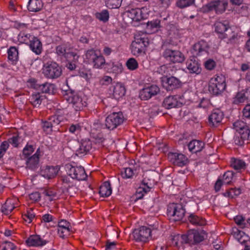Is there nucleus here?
Returning <instances> with one entry per match:
<instances>
[{"instance_id":"nucleus-2","label":"nucleus","mask_w":250,"mask_h":250,"mask_svg":"<svg viewBox=\"0 0 250 250\" xmlns=\"http://www.w3.org/2000/svg\"><path fill=\"white\" fill-rule=\"evenodd\" d=\"M185 209L180 204L170 203L167 208V215L169 220L173 222L182 220L185 214Z\"/></svg>"},{"instance_id":"nucleus-4","label":"nucleus","mask_w":250,"mask_h":250,"mask_svg":"<svg viewBox=\"0 0 250 250\" xmlns=\"http://www.w3.org/2000/svg\"><path fill=\"white\" fill-rule=\"evenodd\" d=\"M64 98L69 103L72 104L76 111L82 110L87 105L85 100L74 91H66Z\"/></svg>"},{"instance_id":"nucleus-50","label":"nucleus","mask_w":250,"mask_h":250,"mask_svg":"<svg viewBox=\"0 0 250 250\" xmlns=\"http://www.w3.org/2000/svg\"><path fill=\"white\" fill-rule=\"evenodd\" d=\"M245 102H248L246 99L243 90H242L236 94L235 97L233 99V103L234 104H238Z\"/></svg>"},{"instance_id":"nucleus-21","label":"nucleus","mask_w":250,"mask_h":250,"mask_svg":"<svg viewBox=\"0 0 250 250\" xmlns=\"http://www.w3.org/2000/svg\"><path fill=\"white\" fill-rule=\"evenodd\" d=\"M109 90L112 92L113 96L116 99H119L124 96L125 93V87L121 83H116L115 84H112L110 86Z\"/></svg>"},{"instance_id":"nucleus-11","label":"nucleus","mask_w":250,"mask_h":250,"mask_svg":"<svg viewBox=\"0 0 250 250\" xmlns=\"http://www.w3.org/2000/svg\"><path fill=\"white\" fill-rule=\"evenodd\" d=\"M241 38V36L237 29L230 27L225 33L224 38L222 40H226L227 44L235 45L239 43Z\"/></svg>"},{"instance_id":"nucleus-36","label":"nucleus","mask_w":250,"mask_h":250,"mask_svg":"<svg viewBox=\"0 0 250 250\" xmlns=\"http://www.w3.org/2000/svg\"><path fill=\"white\" fill-rule=\"evenodd\" d=\"M23 141V139L19 133H15L6 141L8 142L9 145L10 144L13 147L18 148L21 146Z\"/></svg>"},{"instance_id":"nucleus-27","label":"nucleus","mask_w":250,"mask_h":250,"mask_svg":"<svg viewBox=\"0 0 250 250\" xmlns=\"http://www.w3.org/2000/svg\"><path fill=\"white\" fill-rule=\"evenodd\" d=\"M8 60L12 65H16L19 61V52L18 48L11 46L7 51Z\"/></svg>"},{"instance_id":"nucleus-34","label":"nucleus","mask_w":250,"mask_h":250,"mask_svg":"<svg viewBox=\"0 0 250 250\" xmlns=\"http://www.w3.org/2000/svg\"><path fill=\"white\" fill-rule=\"evenodd\" d=\"M99 194L101 196L106 197L109 196L112 193L111 185L109 181H105L100 186Z\"/></svg>"},{"instance_id":"nucleus-60","label":"nucleus","mask_w":250,"mask_h":250,"mask_svg":"<svg viewBox=\"0 0 250 250\" xmlns=\"http://www.w3.org/2000/svg\"><path fill=\"white\" fill-rule=\"evenodd\" d=\"M104 63L105 60L104 57L99 54L92 64H93L94 67L99 68H101Z\"/></svg>"},{"instance_id":"nucleus-54","label":"nucleus","mask_w":250,"mask_h":250,"mask_svg":"<svg viewBox=\"0 0 250 250\" xmlns=\"http://www.w3.org/2000/svg\"><path fill=\"white\" fill-rule=\"evenodd\" d=\"M123 0H106V6L110 9L119 8Z\"/></svg>"},{"instance_id":"nucleus-39","label":"nucleus","mask_w":250,"mask_h":250,"mask_svg":"<svg viewBox=\"0 0 250 250\" xmlns=\"http://www.w3.org/2000/svg\"><path fill=\"white\" fill-rule=\"evenodd\" d=\"M128 16L133 21H140L143 19L142 10L140 8H132L128 11Z\"/></svg>"},{"instance_id":"nucleus-10","label":"nucleus","mask_w":250,"mask_h":250,"mask_svg":"<svg viewBox=\"0 0 250 250\" xmlns=\"http://www.w3.org/2000/svg\"><path fill=\"white\" fill-rule=\"evenodd\" d=\"M228 4V2L224 0L212 1L203 6L202 10L205 13L214 11L216 14H221L225 11Z\"/></svg>"},{"instance_id":"nucleus-32","label":"nucleus","mask_w":250,"mask_h":250,"mask_svg":"<svg viewBox=\"0 0 250 250\" xmlns=\"http://www.w3.org/2000/svg\"><path fill=\"white\" fill-rule=\"evenodd\" d=\"M70 223L66 220L61 219L58 222L57 231L58 233H70Z\"/></svg>"},{"instance_id":"nucleus-57","label":"nucleus","mask_w":250,"mask_h":250,"mask_svg":"<svg viewBox=\"0 0 250 250\" xmlns=\"http://www.w3.org/2000/svg\"><path fill=\"white\" fill-rule=\"evenodd\" d=\"M134 171L130 167L124 168L121 171V176L124 179L132 178L134 175Z\"/></svg>"},{"instance_id":"nucleus-38","label":"nucleus","mask_w":250,"mask_h":250,"mask_svg":"<svg viewBox=\"0 0 250 250\" xmlns=\"http://www.w3.org/2000/svg\"><path fill=\"white\" fill-rule=\"evenodd\" d=\"M234 129L238 132L242 133L243 132L250 131V128L244 122L237 120L233 124Z\"/></svg>"},{"instance_id":"nucleus-56","label":"nucleus","mask_w":250,"mask_h":250,"mask_svg":"<svg viewBox=\"0 0 250 250\" xmlns=\"http://www.w3.org/2000/svg\"><path fill=\"white\" fill-rule=\"evenodd\" d=\"M150 190L147 189L146 187L140 185V187L137 189L136 191V196L138 199L143 198L145 194L148 193Z\"/></svg>"},{"instance_id":"nucleus-35","label":"nucleus","mask_w":250,"mask_h":250,"mask_svg":"<svg viewBox=\"0 0 250 250\" xmlns=\"http://www.w3.org/2000/svg\"><path fill=\"white\" fill-rule=\"evenodd\" d=\"M92 148V143L90 140H82L77 152L81 154H86Z\"/></svg>"},{"instance_id":"nucleus-51","label":"nucleus","mask_w":250,"mask_h":250,"mask_svg":"<svg viewBox=\"0 0 250 250\" xmlns=\"http://www.w3.org/2000/svg\"><path fill=\"white\" fill-rule=\"evenodd\" d=\"M48 119L52 126L55 127L63 121V117L62 116L55 115L50 117Z\"/></svg>"},{"instance_id":"nucleus-8","label":"nucleus","mask_w":250,"mask_h":250,"mask_svg":"<svg viewBox=\"0 0 250 250\" xmlns=\"http://www.w3.org/2000/svg\"><path fill=\"white\" fill-rule=\"evenodd\" d=\"M66 171L72 179L77 180H85L87 176L84 168L82 166H75L71 164L65 165Z\"/></svg>"},{"instance_id":"nucleus-61","label":"nucleus","mask_w":250,"mask_h":250,"mask_svg":"<svg viewBox=\"0 0 250 250\" xmlns=\"http://www.w3.org/2000/svg\"><path fill=\"white\" fill-rule=\"evenodd\" d=\"M195 0H178L176 2V5L180 8H184L189 6L194 3Z\"/></svg>"},{"instance_id":"nucleus-17","label":"nucleus","mask_w":250,"mask_h":250,"mask_svg":"<svg viewBox=\"0 0 250 250\" xmlns=\"http://www.w3.org/2000/svg\"><path fill=\"white\" fill-rule=\"evenodd\" d=\"M186 65L190 73L198 74L201 72L200 64L199 63L198 59L194 56L187 60Z\"/></svg>"},{"instance_id":"nucleus-53","label":"nucleus","mask_w":250,"mask_h":250,"mask_svg":"<svg viewBox=\"0 0 250 250\" xmlns=\"http://www.w3.org/2000/svg\"><path fill=\"white\" fill-rule=\"evenodd\" d=\"M95 17L100 21L105 22L108 21L109 13L107 10H104L101 12L96 13Z\"/></svg>"},{"instance_id":"nucleus-52","label":"nucleus","mask_w":250,"mask_h":250,"mask_svg":"<svg viewBox=\"0 0 250 250\" xmlns=\"http://www.w3.org/2000/svg\"><path fill=\"white\" fill-rule=\"evenodd\" d=\"M99 54L94 49H90L85 53L86 59L88 60L89 63L92 64Z\"/></svg>"},{"instance_id":"nucleus-6","label":"nucleus","mask_w":250,"mask_h":250,"mask_svg":"<svg viewBox=\"0 0 250 250\" xmlns=\"http://www.w3.org/2000/svg\"><path fill=\"white\" fill-rule=\"evenodd\" d=\"M149 45L147 38L137 36L131 44V51L134 56H138L145 53V48Z\"/></svg>"},{"instance_id":"nucleus-64","label":"nucleus","mask_w":250,"mask_h":250,"mask_svg":"<svg viewBox=\"0 0 250 250\" xmlns=\"http://www.w3.org/2000/svg\"><path fill=\"white\" fill-rule=\"evenodd\" d=\"M0 247L2 250H14L16 246L12 242L8 241H4L1 243Z\"/></svg>"},{"instance_id":"nucleus-12","label":"nucleus","mask_w":250,"mask_h":250,"mask_svg":"<svg viewBox=\"0 0 250 250\" xmlns=\"http://www.w3.org/2000/svg\"><path fill=\"white\" fill-rule=\"evenodd\" d=\"M160 92L159 87L156 84L146 85L140 90L139 97L142 100H147Z\"/></svg>"},{"instance_id":"nucleus-40","label":"nucleus","mask_w":250,"mask_h":250,"mask_svg":"<svg viewBox=\"0 0 250 250\" xmlns=\"http://www.w3.org/2000/svg\"><path fill=\"white\" fill-rule=\"evenodd\" d=\"M43 194L46 199L50 202L58 199L57 190L55 188H48L46 189L43 191Z\"/></svg>"},{"instance_id":"nucleus-37","label":"nucleus","mask_w":250,"mask_h":250,"mask_svg":"<svg viewBox=\"0 0 250 250\" xmlns=\"http://www.w3.org/2000/svg\"><path fill=\"white\" fill-rule=\"evenodd\" d=\"M42 3L41 0H29L27 8L31 12H37L42 7Z\"/></svg>"},{"instance_id":"nucleus-31","label":"nucleus","mask_w":250,"mask_h":250,"mask_svg":"<svg viewBox=\"0 0 250 250\" xmlns=\"http://www.w3.org/2000/svg\"><path fill=\"white\" fill-rule=\"evenodd\" d=\"M181 103L178 102L175 96H168L165 98L163 106L167 109L178 107Z\"/></svg>"},{"instance_id":"nucleus-47","label":"nucleus","mask_w":250,"mask_h":250,"mask_svg":"<svg viewBox=\"0 0 250 250\" xmlns=\"http://www.w3.org/2000/svg\"><path fill=\"white\" fill-rule=\"evenodd\" d=\"M241 193V190L240 188H230L226 190L225 192L223 193V195L225 197H227L230 198H234Z\"/></svg>"},{"instance_id":"nucleus-26","label":"nucleus","mask_w":250,"mask_h":250,"mask_svg":"<svg viewBox=\"0 0 250 250\" xmlns=\"http://www.w3.org/2000/svg\"><path fill=\"white\" fill-rule=\"evenodd\" d=\"M208 48L207 42L203 40L200 41L193 45V53L196 56L201 55L203 52H207Z\"/></svg>"},{"instance_id":"nucleus-1","label":"nucleus","mask_w":250,"mask_h":250,"mask_svg":"<svg viewBox=\"0 0 250 250\" xmlns=\"http://www.w3.org/2000/svg\"><path fill=\"white\" fill-rule=\"evenodd\" d=\"M204 235H171L169 244L179 248L180 247L178 241L180 240L182 245L188 244L189 246L196 245L205 240Z\"/></svg>"},{"instance_id":"nucleus-41","label":"nucleus","mask_w":250,"mask_h":250,"mask_svg":"<svg viewBox=\"0 0 250 250\" xmlns=\"http://www.w3.org/2000/svg\"><path fill=\"white\" fill-rule=\"evenodd\" d=\"M55 90V85L48 82L41 84L39 89L42 93L48 94H53Z\"/></svg>"},{"instance_id":"nucleus-18","label":"nucleus","mask_w":250,"mask_h":250,"mask_svg":"<svg viewBox=\"0 0 250 250\" xmlns=\"http://www.w3.org/2000/svg\"><path fill=\"white\" fill-rule=\"evenodd\" d=\"M224 118L223 113L219 109L214 110L208 117L209 123L210 126L217 127Z\"/></svg>"},{"instance_id":"nucleus-23","label":"nucleus","mask_w":250,"mask_h":250,"mask_svg":"<svg viewBox=\"0 0 250 250\" xmlns=\"http://www.w3.org/2000/svg\"><path fill=\"white\" fill-rule=\"evenodd\" d=\"M250 140V131L243 132V133H238L234 137V142L236 145L238 146H243L246 141Z\"/></svg>"},{"instance_id":"nucleus-22","label":"nucleus","mask_w":250,"mask_h":250,"mask_svg":"<svg viewBox=\"0 0 250 250\" xmlns=\"http://www.w3.org/2000/svg\"><path fill=\"white\" fill-rule=\"evenodd\" d=\"M45 98V96L40 92H34L30 96L28 100L34 107H38Z\"/></svg>"},{"instance_id":"nucleus-49","label":"nucleus","mask_w":250,"mask_h":250,"mask_svg":"<svg viewBox=\"0 0 250 250\" xmlns=\"http://www.w3.org/2000/svg\"><path fill=\"white\" fill-rule=\"evenodd\" d=\"M35 149V146L32 145H29L28 143L26 144L25 146L22 150V159H25V158L30 157L31 154L34 151Z\"/></svg>"},{"instance_id":"nucleus-14","label":"nucleus","mask_w":250,"mask_h":250,"mask_svg":"<svg viewBox=\"0 0 250 250\" xmlns=\"http://www.w3.org/2000/svg\"><path fill=\"white\" fill-rule=\"evenodd\" d=\"M20 203L18 198H8L1 207V211L5 215L10 214L14 209L19 207Z\"/></svg>"},{"instance_id":"nucleus-48","label":"nucleus","mask_w":250,"mask_h":250,"mask_svg":"<svg viewBox=\"0 0 250 250\" xmlns=\"http://www.w3.org/2000/svg\"><path fill=\"white\" fill-rule=\"evenodd\" d=\"M23 219L25 222L30 223L35 217V213L34 212L33 208H28L27 209L26 213L22 215Z\"/></svg>"},{"instance_id":"nucleus-9","label":"nucleus","mask_w":250,"mask_h":250,"mask_svg":"<svg viewBox=\"0 0 250 250\" xmlns=\"http://www.w3.org/2000/svg\"><path fill=\"white\" fill-rule=\"evenodd\" d=\"M162 56L167 62L173 63H182L185 60L184 55L181 51L169 48L164 49Z\"/></svg>"},{"instance_id":"nucleus-24","label":"nucleus","mask_w":250,"mask_h":250,"mask_svg":"<svg viewBox=\"0 0 250 250\" xmlns=\"http://www.w3.org/2000/svg\"><path fill=\"white\" fill-rule=\"evenodd\" d=\"M188 146L190 152L196 153L203 150L205 147V143L200 140H193L188 143Z\"/></svg>"},{"instance_id":"nucleus-15","label":"nucleus","mask_w":250,"mask_h":250,"mask_svg":"<svg viewBox=\"0 0 250 250\" xmlns=\"http://www.w3.org/2000/svg\"><path fill=\"white\" fill-rule=\"evenodd\" d=\"M162 82L163 87L167 91H172L180 86V80L174 76L164 77Z\"/></svg>"},{"instance_id":"nucleus-19","label":"nucleus","mask_w":250,"mask_h":250,"mask_svg":"<svg viewBox=\"0 0 250 250\" xmlns=\"http://www.w3.org/2000/svg\"><path fill=\"white\" fill-rule=\"evenodd\" d=\"M48 243V241L42 239L40 235H29L25 240V244L28 247H42Z\"/></svg>"},{"instance_id":"nucleus-44","label":"nucleus","mask_w":250,"mask_h":250,"mask_svg":"<svg viewBox=\"0 0 250 250\" xmlns=\"http://www.w3.org/2000/svg\"><path fill=\"white\" fill-rule=\"evenodd\" d=\"M59 180L62 182L63 187L67 189L75 186L73 179H71L68 176H62L60 178Z\"/></svg>"},{"instance_id":"nucleus-28","label":"nucleus","mask_w":250,"mask_h":250,"mask_svg":"<svg viewBox=\"0 0 250 250\" xmlns=\"http://www.w3.org/2000/svg\"><path fill=\"white\" fill-rule=\"evenodd\" d=\"M230 166L238 171L245 170L247 167L246 163L243 160L233 157L230 159Z\"/></svg>"},{"instance_id":"nucleus-43","label":"nucleus","mask_w":250,"mask_h":250,"mask_svg":"<svg viewBox=\"0 0 250 250\" xmlns=\"http://www.w3.org/2000/svg\"><path fill=\"white\" fill-rule=\"evenodd\" d=\"M189 221L193 225L204 226L206 224L205 219L194 214H191L188 217Z\"/></svg>"},{"instance_id":"nucleus-3","label":"nucleus","mask_w":250,"mask_h":250,"mask_svg":"<svg viewBox=\"0 0 250 250\" xmlns=\"http://www.w3.org/2000/svg\"><path fill=\"white\" fill-rule=\"evenodd\" d=\"M226 87L225 78L222 76H215L210 79L208 83V90L212 94H221Z\"/></svg>"},{"instance_id":"nucleus-62","label":"nucleus","mask_w":250,"mask_h":250,"mask_svg":"<svg viewBox=\"0 0 250 250\" xmlns=\"http://www.w3.org/2000/svg\"><path fill=\"white\" fill-rule=\"evenodd\" d=\"M26 83L28 87L39 90L41 84L38 83L37 80L35 78H31L29 79Z\"/></svg>"},{"instance_id":"nucleus-42","label":"nucleus","mask_w":250,"mask_h":250,"mask_svg":"<svg viewBox=\"0 0 250 250\" xmlns=\"http://www.w3.org/2000/svg\"><path fill=\"white\" fill-rule=\"evenodd\" d=\"M235 238L242 245L245 246L244 250H250V237L249 235H234Z\"/></svg>"},{"instance_id":"nucleus-55","label":"nucleus","mask_w":250,"mask_h":250,"mask_svg":"<svg viewBox=\"0 0 250 250\" xmlns=\"http://www.w3.org/2000/svg\"><path fill=\"white\" fill-rule=\"evenodd\" d=\"M127 68L131 71L135 70L138 68L139 64L137 61L133 58H129L126 62Z\"/></svg>"},{"instance_id":"nucleus-25","label":"nucleus","mask_w":250,"mask_h":250,"mask_svg":"<svg viewBox=\"0 0 250 250\" xmlns=\"http://www.w3.org/2000/svg\"><path fill=\"white\" fill-rule=\"evenodd\" d=\"M177 70L174 66L163 65L158 68L157 72L165 76V77L173 76Z\"/></svg>"},{"instance_id":"nucleus-58","label":"nucleus","mask_w":250,"mask_h":250,"mask_svg":"<svg viewBox=\"0 0 250 250\" xmlns=\"http://www.w3.org/2000/svg\"><path fill=\"white\" fill-rule=\"evenodd\" d=\"M233 177V172L232 171H227L221 177L222 180L224 184H229Z\"/></svg>"},{"instance_id":"nucleus-45","label":"nucleus","mask_w":250,"mask_h":250,"mask_svg":"<svg viewBox=\"0 0 250 250\" xmlns=\"http://www.w3.org/2000/svg\"><path fill=\"white\" fill-rule=\"evenodd\" d=\"M151 236L152 235H129L127 240L128 241L134 240L137 243H146L152 239Z\"/></svg>"},{"instance_id":"nucleus-33","label":"nucleus","mask_w":250,"mask_h":250,"mask_svg":"<svg viewBox=\"0 0 250 250\" xmlns=\"http://www.w3.org/2000/svg\"><path fill=\"white\" fill-rule=\"evenodd\" d=\"M31 50L37 55H39L42 51V44L41 41L36 37L33 38L29 43Z\"/></svg>"},{"instance_id":"nucleus-63","label":"nucleus","mask_w":250,"mask_h":250,"mask_svg":"<svg viewBox=\"0 0 250 250\" xmlns=\"http://www.w3.org/2000/svg\"><path fill=\"white\" fill-rule=\"evenodd\" d=\"M154 181L153 180L149 178L147 176L144 177L141 185L143 186L146 187L147 189H151L153 186Z\"/></svg>"},{"instance_id":"nucleus-5","label":"nucleus","mask_w":250,"mask_h":250,"mask_svg":"<svg viewBox=\"0 0 250 250\" xmlns=\"http://www.w3.org/2000/svg\"><path fill=\"white\" fill-rule=\"evenodd\" d=\"M42 73L47 78L57 79L62 75V69L57 62H49L43 65Z\"/></svg>"},{"instance_id":"nucleus-46","label":"nucleus","mask_w":250,"mask_h":250,"mask_svg":"<svg viewBox=\"0 0 250 250\" xmlns=\"http://www.w3.org/2000/svg\"><path fill=\"white\" fill-rule=\"evenodd\" d=\"M32 35L27 33L26 31H21L18 36L19 40L22 42L25 43H30L32 40L34 38Z\"/></svg>"},{"instance_id":"nucleus-59","label":"nucleus","mask_w":250,"mask_h":250,"mask_svg":"<svg viewBox=\"0 0 250 250\" xmlns=\"http://www.w3.org/2000/svg\"><path fill=\"white\" fill-rule=\"evenodd\" d=\"M235 223L241 228L243 229L246 227L245 218L241 215H238L234 218Z\"/></svg>"},{"instance_id":"nucleus-30","label":"nucleus","mask_w":250,"mask_h":250,"mask_svg":"<svg viewBox=\"0 0 250 250\" xmlns=\"http://www.w3.org/2000/svg\"><path fill=\"white\" fill-rule=\"evenodd\" d=\"M56 50V53L60 56H64L65 58H67L69 55L73 57V60H78L79 56L76 53L74 52L69 53L67 52L65 45L62 44L58 45L57 46Z\"/></svg>"},{"instance_id":"nucleus-13","label":"nucleus","mask_w":250,"mask_h":250,"mask_svg":"<svg viewBox=\"0 0 250 250\" xmlns=\"http://www.w3.org/2000/svg\"><path fill=\"white\" fill-rule=\"evenodd\" d=\"M168 159L173 165L179 167L186 166L188 162V158L182 153L170 152Z\"/></svg>"},{"instance_id":"nucleus-20","label":"nucleus","mask_w":250,"mask_h":250,"mask_svg":"<svg viewBox=\"0 0 250 250\" xmlns=\"http://www.w3.org/2000/svg\"><path fill=\"white\" fill-rule=\"evenodd\" d=\"M214 27L215 32L221 39L224 38L225 33L230 27L227 21H217L215 22Z\"/></svg>"},{"instance_id":"nucleus-7","label":"nucleus","mask_w":250,"mask_h":250,"mask_svg":"<svg viewBox=\"0 0 250 250\" xmlns=\"http://www.w3.org/2000/svg\"><path fill=\"white\" fill-rule=\"evenodd\" d=\"M125 120L122 112H113L105 120V125L109 130H113L122 124Z\"/></svg>"},{"instance_id":"nucleus-29","label":"nucleus","mask_w":250,"mask_h":250,"mask_svg":"<svg viewBox=\"0 0 250 250\" xmlns=\"http://www.w3.org/2000/svg\"><path fill=\"white\" fill-rule=\"evenodd\" d=\"M26 168L31 170H35L37 169L40 166L39 158L35 156H31L26 158Z\"/></svg>"},{"instance_id":"nucleus-16","label":"nucleus","mask_w":250,"mask_h":250,"mask_svg":"<svg viewBox=\"0 0 250 250\" xmlns=\"http://www.w3.org/2000/svg\"><path fill=\"white\" fill-rule=\"evenodd\" d=\"M58 166H45L42 167L41 169V175L45 178L52 179L55 177L59 170Z\"/></svg>"}]
</instances>
